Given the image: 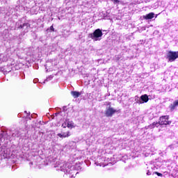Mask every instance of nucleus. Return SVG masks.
I'll use <instances>...</instances> for the list:
<instances>
[{
	"mask_svg": "<svg viewBox=\"0 0 178 178\" xmlns=\"http://www.w3.org/2000/svg\"><path fill=\"white\" fill-rule=\"evenodd\" d=\"M104 33H102V30L97 29L95 30L93 33H89L88 37L92 40H95V41H98V38L102 37Z\"/></svg>",
	"mask_w": 178,
	"mask_h": 178,
	"instance_id": "1",
	"label": "nucleus"
},
{
	"mask_svg": "<svg viewBox=\"0 0 178 178\" xmlns=\"http://www.w3.org/2000/svg\"><path fill=\"white\" fill-rule=\"evenodd\" d=\"M158 124H159V122H154L152 124H150L149 125V129H154L155 127H158Z\"/></svg>",
	"mask_w": 178,
	"mask_h": 178,
	"instance_id": "10",
	"label": "nucleus"
},
{
	"mask_svg": "<svg viewBox=\"0 0 178 178\" xmlns=\"http://www.w3.org/2000/svg\"><path fill=\"white\" fill-rule=\"evenodd\" d=\"M57 136L60 137V138H67V137H70V131H65L63 132V134H58Z\"/></svg>",
	"mask_w": 178,
	"mask_h": 178,
	"instance_id": "5",
	"label": "nucleus"
},
{
	"mask_svg": "<svg viewBox=\"0 0 178 178\" xmlns=\"http://www.w3.org/2000/svg\"><path fill=\"white\" fill-rule=\"evenodd\" d=\"M171 121H169V115H162L159 118V124L161 126H166L170 124Z\"/></svg>",
	"mask_w": 178,
	"mask_h": 178,
	"instance_id": "3",
	"label": "nucleus"
},
{
	"mask_svg": "<svg viewBox=\"0 0 178 178\" xmlns=\"http://www.w3.org/2000/svg\"><path fill=\"white\" fill-rule=\"evenodd\" d=\"M62 127H63V129H66V123H63L62 124Z\"/></svg>",
	"mask_w": 178,
	"mask_h": 178,
	"instance_id": "17",
	"label": "nucleus"
},
{
	"mask_svg": "<svg viewBox=\"0 0 178 178\" xmlns=\"http://www.w3.org/2000/svg\"><path fill=\"white\" fill-rule=\"evenodd\" d=\"M147 176H151V171L147 170Z\"/></svg>",
	"mask_w": 178,
	"mask_h": 178,
	"instance_id": "18",
	"label": "nucleus"
},
{
	"mask_svg": "<svg viewBox=\"0 0 178 178\" xmlns=\"http://www.w3.org/2000/svg\"><path fill=\"white\" fill-rule=\"evenodd\" d=\"M140 99L145 103H147L148 101H149V98L148 97L147 95H143L140 96Z\"/></svg>",
	"mask_w": 178,
	"mask_h": 178,
	"instance_id": "9",
	"label": "nucleus"
},
{
	"mask_svg": "<svg viewBox=\"0 0 178 178\" xmlns=\"http://www.w3.org/2000/svg\"><path fill=\"white\" fill-rule=\"evenodd\" d=\"M67 127H68V129H73L74 127V124L73 122H68Z\"/></svg>",
	"mask_w": 178,
	"mask_h": 178,
	"instance_id": "11",
	"label": "nucleus"
},
{
	"mask_svg": "<svg viewBox=\"0 0 178 178\" xmlns=\"http://www.w3.org/2000/svg\"><path fill=\"white\" fill-rule=\"evenodd\" d=\"M154 175H157L159 177H162V176H163L162 173L159 172H154Z\"/></svg>",
	"mask_w": 178,
	"mask_h": 178,
	"instance_id": "13",
	"label": "nucleus"
},
{
	"mask_svg": "<svg viewBox=\"0 0 178 178\" xmlns=\"http://www.w3.org/2000/svg\"><path fill=\"white\" fill-rule=\"evenodd\" d=\"M50 30H51V31H55V29L54 28V25H51L50 26Z\"/></svg>",
	"mask_w": 178,
	"mask_h": 178,
	"instance_id": "16",
	"label": "nucleus"
},
{
	"mask_svg": "<svg viewBox=\"0 0 178 178\" xmlns=\"http://www.w3.org/2000/svg\"><path fill=\"white\" fill-rule=\"evenodd\" d=\"M71 95H72V97L74 98H79V97H80V95H81V93L80 92H77V91H72Z\"/></svg>",
	"mask_w": 178,
	"mask_h": 178,
	"instance_id": "8",
	"label": "nucleus"
},
{
	"mask_svg": "<svg viewBox=\"0 0 178 178\" xmlns=\"http://www.w3.org/2000/svg\"><path fill=\"white\" fill-rule=\"evenodd\" d=\"M176 106H178V100H175L172 104H170L169 108L170 111H175Z\"/></svg>",
	"mask_w": 178,
	"mask_h": 178,
	"instance_id": "7",
	"label": "nucleus"
},
{
	"mask_svg": "<svg viewBox=\"0 0 178 178\" xmlns=\"http://www.w3.org/2000/svg\"><path fill=\"white\" fill-rule=\"evenodd\" d=\"M3 141H5V138H3V134H0V145H1V143H3Z\"/></svg>",
	"mask_w": 178,
	"mask_h": 178,
	"instance_id": "12",
	"label": "nucleus"
},
{
	"mask_svg": "<svg viewBox=\"0 0 178 178\" xmlns=\"http://www.w3.org/2000/svg\"><path fill=\"white\" fill-rule=\"evenodd\" d=\"M178 58V51H169L167 53L166 58L169 60V62H175Z\"/></svg>",
	"mask_w": 178,
	"mask_h": 178,
	"instance_id": "2",
	"label": "nucleus"
},
{
	"mask_svg": "<svg viewBox=\"0 0 178 178\" xmlns=\"http://www.w3.org/2000/svg\"><path fill=\"white\" fill-rule=\"evenodd\" d=\"M113 3H119L120 2L119 0H111Z\"/></svg>",
	"mask_w": 178,
	"mask_h": 178,
	"instance_id": "15",
	"label": "nucleus"
},
{
	"mask_svg": "<svg viewBox=\"0 0 178 178\" xmlns=\"http://www.w3.org/2000/svg\"><path fill=\"white\" fill-rule=\"evenodd\" d=\"M108 105L110 106V105H111V102H108Z\"/></svg>",
	"mask_w": 178,
	"mask_h": 178,
	"instance_id": "19",
	"label": "nucleus"
},
{
	"mask_svg": "<svg viewBox=\"0 0 178 178\" xmlns=\"http://www.w3.org/2000/svg\"><path fill=\"white\" fill-rule=\"evenodd\" d=\"M154 16H155L154 13H149V14L143 16V19H145V20H149L151 19H154Z\"/></svg>",
	"mask_w": 178,
	"mask_h": 178,
	"instance_id": "6",
	"label": "nucleus"
},
{
	"mask_svg": "<svg viewBox=\"0 0 178 178\" xmlns=\"http://www.w3.org/2000/svg\"><path fill=\"white\" fill-rule=\"evenodd\" d=\"M118 110L113 108V107L109 106L108 108L105 111V115L106 118H112L115 113H117Z\"/></svg>",
	"mask_w": 178,
	"mask_h": 178,
	"instance_id": "4",
	"label": "nucleus"
},
{
	"mask_svg": "<svg viewBox=\"0 0 178 178\" xmlns=\"http://www.w3.org/2000/svg\"><path fill=\"white\" fill-rule=\"evenodd\" d=\"M25 26H27V24L24 23L22 25H19V29H23Z\"/></svg>",
	"mask_w": 178,
	"mask_h": 178,
	"instance_id": "14",
	"label": "nucleus"
}]
</instances>
